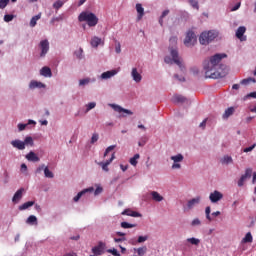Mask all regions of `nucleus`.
<instances>
[{"instance_id":"obj_1","label":"nucleus","mask_w":256,"mask_h":256,"mask_svg":"<svg viewBox=\"0 0 256 256\" xmlns=\"http://www.w3.org/2000/svg\"><path fill=\"white\" fill-rule=\"evenodd\" d=\"M225 57H227V54H215L209 59L204 60L203 69L207 79H221V77H225V74H221V71L226 67L221 64Z\"/></svg>"},{"instance_id":"obj_2","label":"nucleus","mask_w":256,"mask_h":256,"mask_svg":"<svg viewBox=\"0 0 256 256\" xmlns=\"http://www.w3.org/2000/svg\"><path fill=\"white\" fill-rule=\"evenodd\" d=\"M78 21L80 23H87L88 27H96L99 23V18L92 12L83 11L79 14Z\"/></svg>"},{"instance_id":"obj_3","label":"nucleus","mask_w":256,"mask_h":256,"mask_svg":"<svg viewBox=\"0 0 256 256\" xmlns=\"http://www.w3.org/2000/svg\"><path fill=\"white\" fill-rule=\"evenodd\" d=\"M170 55L172 58L170 56H166L164 58L165 63H167L168 65H173V63H175L176 65H178L181 71H185V66H183V63L179 58V52L177 51V49L170 48Z\"/></svg>"},{"instance_id":"obj_4","label":"nucleus","mask_w":256,"mask_h":256,"mask_svg":"<svg viewBox=\"0 0 256 256\" xmlns=\"http://www.w3.org/2000/svg\"><path fill=\"white\" fill-rule=\"evenodd\" d=\"M219 34L215 30H210L208 32H202L199 37L201 45H209L211 41L217 39Z\"/></svg>"},{"instance_id":"obj_5","label":"nucleus","mask_w":256,"mask_h":256,"mask_svg":"<svg viewBox=\"0 0 256 256\" xmlns=\"http://www.w3.org/2000/svg\"><path fill=\"white\" fill-rule=\"evenodd\" d=\"M197 43V35H195V32L193 30H189L186 33V37L184 39V45L185 47H193Z\"/></svg>"},{"instance_id":"obj_6","label":"nucleus","mask_w":256,"mask_h":256,"mask_svg":"<svg viewBox=\"0 0 256 256\" xmlns=\"http://www.w3.org/2000/svg\"><path fill=\"white\" fill-rule=\"evenodd\" d=\"M252 175H253V170L251 168H247L245 170V173L238 180V187H243L245 185V181H247V179H251Z\"/></svg>"},{"instance_id":"obj_7","label":"nucleus","mask_w":256,"mask_h":256,"mask_svg":"<svg viewBox=\"0 0 256 256\" xmlns=\"http://www.w3.org/2000/svg\"><path fill=\"white\" fill-rule=\"evenodd\" d=\"M107 245L104 243V242H98V245L97 246H94L92 248V253L96 256H100V255H103V253H105V247Z\"/></svg>"},{"instance_id":"obj_8","label":"nucleus","mask_w":256,"mask_h":256,"mask_svg":"<svg viewBox=\"0 0 256 256\" xmlns=\"http://www.w3.org/2000/svg\"><path fill=\"white\" fill-rule=\"evenodd\" d=\"M171 161L174 162V164L172 165V169H181V163L184 159V157L182 156V154H177L176 156H171L170 157Z\"/></svg>"},{"instance_id":"obj_9","label":"nucleus","mask_w":256,"mask_h":256,"mask_svg":"<svg viewBox=\"0 0 256 256\" xmlns=\"http://www.w3.org/2000/svg\"><path fill=\"white\" fill-rule=\"evenodd\" d=\"M39 47L41 49L40 57H45L49 53V40L40 41Z\"/></svg>"},{"instance_id":"obj_10","label":"nucleus","mask_w":256,"mask_h":256,"mask_svg":"<svg viewBox=\"0 0 256 256\" xmlns=\"http://www.w3.org/2000/svg\"><path fill=\"white\" fill-rule=\"evenodd\" d=\"M209 199L211 201V203H217L219 201H221V199H223V194L217 190H215L214 192L210 193Z\"/></svg>"},{"instance_id":"obj_11","label":"nucleus","mask_w":256,"mask_h":256,"mask_svg":"<svg viewBox=\"0 0 256 256\" xmlns=\"http://www.w3.org/2000/svg\"><path fill=\"white\" fill-rule=\"evenodd\" d=\"M114 160H115V152L112 153V156L109 160H107L106 162H99L98 165L102 167L103 171H109V165H111V163H113Z\"/></svg>"},{"instance_id":"obj_12","label":"nucleus","mask_w":256,"mask_h":256,"mask_svg":"<svg viewBox=\"0 0 256 256\" xmlns=\"http://www.w3.org/2000/svg\"><path fill=\"white\" fill-rule=\"evenodd\" d=\"M111 107L117 113H125L126 115H133V112L131 110L125 109L117 104H111Z\"/></svg>"},{"instance_id":"obj_13","label":"nucleus","mask_w":256,"mask_h":256,"mask_svg":"<svg viewBox=\"0 0 256 256\" xmlns=\"http://www.w3.org/2000/svg\"><path fill=\"white\" fill-rule=\"evenodd\" d=\"M199 203H201V197L197 196L196 198H193L191 200L188 201L187 203V209L191 210L193 209L195 206L199 205Z\"/></svg>"},{"instance_id":"obj_14","label":"nucleus","mask_w":256,"mask_h":256,"mask_svg":"<svg viewBox=\"0 0 256 256\" xmlns=\"http://www.w3.org/2000/svg\"><path fill=\"white\" fill-rule=\"evenodd\" d=\"M23 193H25V188H20L14 194L12 201L18 203L20 199H23Z\"/></svg>"},{"instance_id":"obj_15","label":"nucleus","mask_w":256,"mask_h":256,"mask_svg":"<svg viewBox=\"0 0 256 256\" xmlns=\"http://www.w3.org/2000/svg\"><path fill=\"white\" fill-rule=\"evenodd\" d=\"M136 11L138 13L137 21H141L143 19V16L145 15V8H143V5L137 3L136 4Z\"/></svg>"},{"instance_id":"obj_16","label":"nucleus","mask_w":256,"mask_h":256,"mask_svg":"<svg viewBox=\"0 0 256 256\" xmlns=\"http://www.w3.org/2000/svg\"><path fill=\"white\" fill-rule=\"evenodd\" d=\"M131 75L133 81H135L136 83H141V79H143V76H141L139 71H137V68L132 69Z\"/></svg>"},{"instance_id":"obj_17","label":"nucleus","mask_w":256,"mask_h":256,"mask_svg":"<svg viewBox=\"0 0 256 256\" xmlns=\"http://www.w3.org/2000/svg\"><path fill=\"white\" fill-rule=\"evenodd\" d=\"M11 145L15 149H19V151H23L25 149V143L21 140H13Z\"/></svg>"},{"instance_id":"obj_18","label":"nucleus","mask_w":256,"mask_h":256,"mask_svg":"<svg viewBox=\"0 0 256 256\" xmlns=\"http://www.w3.org/2000/svg\"><path fill=\"white\" fill-rule=\"evenodd\" d=\"M92 191H94L93 187L82 190L73 198V201H75V203H77V201H79V199H81V197H83V195H85V193H92Z\"/></svg>"},{"instance_id":"obj_19","label":"nucleus","mask_w":256,"mask_h":256,"mask_svg":"<svg viewBox=\"0 0 256 256\" xmlns=\"http://www.w3.org/2000/svg\"><path fill=\"white\" fill-rule=\"evenodd\" d=\"M121 215H127L128 217H142L141 213L133 211L131 209H125Z\"/></svg>"},{"instance_id":"obj_20","label":"nucleus","mask_w":256,"mask_h":256,"mask_svg":"<svg viewBox=\"0 0 256 256\" xmlns=\"http://www.w3.org/2000/svg\"><path fill=\"white\" fill-rule=\"evenodd\" d=\"M26 159H27V161H32V163H37L40 161L39 156H37V154H35V152H33V151H30L26 155Z\"/></svg>"},{"instance_id":"obj_21","label":"nucleus","mask_w":256,"mask_h":256,"mask_svg":"<svg viewBox=\"0 0 256 256\" xmlns=\"http://www.w3.org/2000/svg\"><path fill=\"white\" fill-rule=\"evenodd\" d=\"M245 31H247V28H245V26H240L236 31L237 39H240V41H245V38H243V35H245Z\"/></svg>"},{"instance_id":"obj_22","label":"nucleus","mask_w":256,"mask_h":256,"mask_svg":"<svg viewBox=\"0 0 256 256\" xmlns=\"http://www.w3.org/2000/svg\"><path fill=\"white\" fill-rule=\"evenodd\" d=\"M40 75H42V77H53L51 68H49L47 66L42 67V69L40 70Z\"/></svg>"},{"instance_id":"obj_23","label":"nucleus","mask_w":256,"mask_h":256,"mask_svg":"<svg viewBox=\"0 0 256 256\" xmlns=\"http://www.w3.org/2000/svg\"><path fill=\"white\" fill-rule=\"evenodd\" d=\"M150 195L152 197V201H156V203H161V201L164 199L163 196L157 191H152Z\"/></svg>"},{"instance_id":"obj_24","label":"nucleus","mask_w":256,"mask_h":256,"mask_svg":"<svg viewBox=\"0 0 256 256\" xmlns=\"http://www.w3.org/2000/svg\"><path fill=\"white\" fill-rule=\"evenodd\" d=\"M115 75H117V70L106 71L101 74V79H111V77H115Z\"/></svg>"},{"instance_id":"obj_25","label":"nucleus","mask_w":256,"mask_h":256,"mask_svg":"<svg viewBox=\"0 0 256 256\" xmlns=\"http://www.w3.org/2000/svg\"><path fill=\"white\" fill-rule=\"evenodd\" d=\"M30 89H43L45 84L37 81H31L29 84Z\"/></svg>"},{"instance_id":"obj_26","label":"nucleus","mask_w":256,"mask_h":256,"mask_svg":"<svg viewBox=\"0 0 256 256\" xmlns=\"http://www.w3.org/2000/svg\"><path fill=\"white\" fill-rule=\"evenodd\" d=\"M172 101L174 103H185V101H187V98H185V96L183 95L176 94L173 96Z\"/></svg>"},{"instance_id":"obj_27","label":"nucleus","mask_w":256,"mask_h":256,"mask_svg":"<svg viewBox=\"0 0 256 256\" xmlns=\"http://www.w3.org/2000/svg\"><path fill=\"white\" fill-rule=\"evenodd\" d=\"M234 113H235V108L229 107L228 109L225 110L222 117L223 119H229V117H231V115H233Z\"/></svg>"},{"instance_id":"obj_28","label":"nucleus","mask_w":256,"mask_h":256,"mask_svg":"<svg viewBox=\"0 0 256 256\" xmlns=\"http://www.w3.org/2000/svg\"><path fill=\"white\" fill-rule=\"evenodd\" d=\"M35 205V201H28L19 206V211H25V209H29V207H33Z\"/></svg>"},{"instance_id":"obj_29","label":"nucleus","mask_w":256,"mask_h":256,"mask_svg":"<svg viewBox=\"0 0 256 256\" xmlns=\"http://www.w3.org/2000/svg\"><path fill=\"white\" fill-rule=\"evenodd\" d=\"M241 243H253V235L251 232L246 233L245 237L241 240Z\"/></svg>"},{"instance_id":"obj_30","label":"nucleus","mask_w":256,"mask_h":256,"mask_svg":"<svg viewBox=\"0 0 256 256\" xmlns=\"http://www.w3.org/2000/svg\"><path fill=\"white\" fill-rule=\"evenodd\" d=\"M27 225H37V216L30 215L26 220Z\"/></svg>"},{"instance_id":"obj_31","label":"nucleus","mask_w":256,"mask_h":256,"mask_svg":"<svg viewBox=\"0 0 256 256\" xmlns=\"http://www.w3.org/2000/svg\"><path fill=\"white\" fill-rule=\"evenodd\" d=\"M39 19H41V13H39L38 15H35L31 18L30 27H35L37 25V21H39Z\"/></svg>"},{"instance_id":"obj_32","label":"nucleus","mask_w":256,"mask_h":256,"mask_svg":"<svg viewBox=\"0 0 256 256\" xmlns=\"http://www.w3.org/2000/svg\"><path fill=\"white\" fill-rule=\"evenodd\" d=\"M91 46L92 47H99V45H101V38L97 37V36H94L92 39H91Z\"/></svg>"},{"instance_id":"obj_33","label":"nucleus","mask_w":256,"mask_h":256,"mask_svg":"<svg viewBox=\"0 0 256 256\" xmlns=\"http://www.w3.org/2000/svg\"><path fill=\"white\" fill-rule=\"evenodd\" d=\"M221 163L222 165H229V163H233V158L229 155H225L222 159H221Z\"/></svg>"},{"instance_id":"obj_34","label":"nucleus","mask_w":256,"mask_h":256,"mask_svg":"<svg viewBox=\"0 0 256 256\" xmlns=\"http://www.w3.org/2000/svg\"><path fill=\"white\" fill-rule=\"evenodd\" d=\"M23 143H24V147H25L26 145H30V147H33V146L35 145V142H33V137H31V136H27V137L24 139Z\"/></svg>"},{"instance_id":"obj_35","label":"nucleus","mask_w":256,"mask_h":256,"mask_svg":"<svg viewBox=\"0 0 256 256\" xmlns=\"http://www.w3.org/2000/svg\"><path fill=\"white\" fill-rule=\"evenodd\" d=\"M44 176L47 179H53L55 177V175L51 172V170H49V167L47 166L44 168Z\"/></svg>"},{"instance_id":"obj_36","label":"nucleus","mask_w":256,"mask_h":256,"mask_svg":"<svg viewBox=\"0 0 256 256\" xmlns=\"http://www.w3.org/2000/svg\"><path fill=\"white\" fill-rule=\"evenodd\" d=\"M122 229H133V227H137V224H130L129 222H121Z\"/></svg>"},{"instance_id":"obj_37","label":"nucleus","mask_w":256,"mask_h":256,"mask_svg":"<svg viewBox=\"0 0 256 256\" xmlns=\"http://www.w3.org/2000/svg\"><path fill=\"white\" fill-rule=\"evenodd\" d=\"M141 156L139 154H135L132 158H130L129 163L133 165V167H137V160L140 158Z\"/></svg>"},{"instance_id":"obj_38","label":"nucleus","mask_w":256,"mask_h":256,"mask_svg":"<svg viewBox=\"0 0 256 256\" xmlns=\"http://www.w3.org/2000/svg\"><path fill=\"white\" fill-rule=\"evenodd\" d=\"M170 43V47L169 49H174L173 47H177V37L176 36H172L169 40Z\"/></svg>"},{"instance_id":"obj_39","label":"nucleus","mask_w":256,"mask_h":256,"mask_svg":"<svg viewBox=\"0 0 256 256\" xmlns=\"http://www.w3.org/2000/svg\"><path fill=\"white\" fill-rule=\"evenodd\" d=\"M167 15H169V10H164L159 18V25H161V27H163V19H165Z\"/></svg>"},{"instance_id":"obj_40","label":"nucleus","mask_w":256,"mask_h":256,"mask_svg":"<svg viewBox=\"0 0 256 256\" xmlns=\"http://www.w3.org/2000/svg\"><path fill=\"white\" fill-rule=\"evenodd\" d=\"M187 242L190 243L191 245H199V243H201V240H199V238H188Z\"/></svg>"},{"instance_id":"obj_41","label":"nucleus","mask_w":256,"mask_h":256,"mask_svg":"<svg viewBox=\"0 0 256 256\" xmlns=\"http://www.w3.org/2000/svg\"><path fill=\"white\" fill-rule=\"evenodd\" d=\"M241 85H249V83H256L255 78H246L241 80Z\"/></svg>"},{"instance_id":"obj_42","label":"nucleus","mask_w":256,"mask_h":256,"mask_svg":"<svg viewBox=\"0 0 256 256\" xmlns=\"http://www.w3.org/2000/svg\"><path fill=\"white\" fill-rule=\"evenodd\" d=\"M64 2L61 0H58L56 2H54L53 4V8L56 9V11H59V9H61V7H63Z\"/></svg>"},{"instance_id":"obj_43","label":"nucleus","mask_w":256,"mask_h":256,"mask_svg":"<svg viewBox=\"0 0 256 256\" xmlns=\"http://www.w3.org/2000/svg\"><path fill=\"white\" fill-rule=\"evenodd\" d=\"M205 213H206V219L210 222L213 221V218H211V206L206 207Z\"/></svg>"},{"instance_id":"obj_44","label":"nucleus","mask_w":256,"mask_h":256,"mask_svg":"<svg viewBox=\"0 0 256 256\" xmlns=\"http://www.w3.org/2000/svg\"><path fill=\"white\" fill-rule=\"evenodd\" d=\"M136 251L139 256H143L145 255V253H147V247L146 246L140 247Z\"/></svg>"},{"instance_id":"obj_45","label":"nucleus","mask_w":256,"mask_h":256,"mask_svg":"<svg viewBox=\"0 0 256 256\" xmlns=\"http://www.w3.org/2000/svg\"><path fill=\"white\" fill-rule=\"evenodd\" d=\"M15 19V15L12 14H6L4 15V21L5 23H10V21H13Z\"/></svg>"},{"instance_id":"obj_46","label":"nucleus","mask_w":256,"mask_h":256,"mask_svg":"<svg viewBox=\"0 0 256 256\" xmlns=\"http://www.w3.org/2000/svg\"><path fill=\"white\" fill-rule=\"evenodd\" d=\"M189 3L193 9L199 10V2H197V0H189Z\"/></svg>"},{"instance_id":"obj_47","label":"nucleus","mask_w":256,"mask_h":256,"mask_svg":"<svg viewBox=\"0 0 256 256\" xmlns=\"http://www.w3.org/2000/svg\"><path fill=\"white\" fill-rule=\"evenodd\" d=\"M115 147H117L116 145H111L108 148H106L105 152H104V157H107V155H109V153H111V151H113V149H115Z\"/></svg>"},{"instance_id":"obj_48","label":"nucleus","mask_w":256,"mask_h":256,"mask_svg":"<svg viewBox=\"0 0 256 256\" xmlns=\"http://www.w3.org/2000/svg\"><path fill=\"white\" fill-rule=\"evenodd\" d=\"M107 253H111V255L113 256H121V254L119 253V251H117V249L113 248V249H108Z\"/></svg>"},{"instance_id":"obj_49","label":"nucleus","mask_w":256,"mask_h":256,"mask_svg":"<svg viewBox=\"0 0 256 256\" xmlns=\"http://www.w3.org/2000/svg\"><path fill=\"white\" fill-rule=\"evenodd\" d=\"M9 5V0H0V9H5Z\"/></svg>"},{"instance_id":"obj_50","label":"nucleus","mask_w":256,"mask_h":256,"mask_svg":"<svg viewBox=\"0 0 256 256\" xmlns=\"http://www.w3.org/2000/svg\"><path fill=\"white\" fill-rule=\"evenodd\" d=\"M74 55H76L77 59H81L83 57V48L77 50Z\"/></svg>"},{"instance_id":"obj_51","label":"nucleus","mask_w":256,"mask_h":256,"mask_svg":"<svg viewBox=\"0 0 256 256\" xmlns=\"http://www.w3.org/2000/svg\"><path fill=\"white\" fill-rule=\"evenodd\" d=\"M90 81H91V80H90L89 78L81 79V80L79 81V85H80V86L89 85V82H90Z\"/></svg>"},{"instance_id":"obj_52","label":"nucleus","mask_w":256,"mask_h":256,"mask_svg":"<svg viewBox=\"0 0 256 256\" xmlns=\"http://www.w3.org/2000/svg\"><path fill=\"white\" fill-rule=\"evenodd\" d=\"M97 106V104L95 102H90L87 104V109L86 111H91V109H95V107Z\"/></svg>"},{"instance_id":"obj_53","label":"nucleus","mask_w":256,"mask_h":256,"mask_svg":"<svg viewBox=\"0 0 256 256\" xmlns=\"http://www.w3.org/2000/svg\"><path fill=\"white\" fill-rule=\"evenodd\" d=\"M192 227H197L199 225H201V220H199V218H195L192 222H191Z\"/></svg>"},{"instance_id":"obj_54","label":"nucleus","mask_w":256,"mask_h":256,"mask_svg":"<svg viewBox=\"0 0 256 256\" xmlns=\"http://www.w3.org/2000/svg\"><path fill=\"white\" fill-rule=\"evenodd\" d=\"M99 141V134L94 133L91 138V143H97Z\"/></svg>"},{"instance_id":"obj_55","label":"nucleus","mask_w":256,"mask_h":256,"mask_svg":"<svg viewBox=\"0 0 256 256\" xmlns=\"http://www.w3.org/2000/svg\"><path fill=\"white\" fill-rule=\"evenodd\" d=\"M147 239H149V236H139L137 243H145V241H147Z\"/></svg>"},{"instance_id":"obj_56","label":"nucleus","mask_w":256,"mask_h":256,"mask_svg":"<svg viewBox=\"0 0 256 256\" xmlns=\"http://www.w3.org/2000/svg\"><path fill=\"white\" fill-rule=\"evenodd\" d=\"M45 167H47V166H45V164L40 165V166L36 169V171H35L36 175H39V173H41V171H45Z\"/></svg>"},{"instance_id":"obj_57","label":"nucleus","mask_w":256,"mask_h":256,"mask_svg":"<svg viewBox=\"0 0 256 256\" xmlns=\"http://www.w3.org/2000/svg\"><path fill=\"white\" fill-rule=\"evenodd\" d=\"M256 147V144L254 143L252 146H249L247 148H244V153H250V151H253V149Z\"/></svg>"},{"instance_id":"obj_58","label":"nucleus","mask_w":256,"mask_h":256,"mask_svg":"<svg viewBox=\"0 0 256 256\" xmlns=\"http://www.w3.org/2000/svg\"><path fill=\"white\" fill-rule=\"evenodd\" d=\"M249 97H252L253 99H256V92H252V93H249L248 95H246L244 97V101H245V99H249Z\"/></svg>"},{"instance_id":"obj_59","label":"nucleus","mask_w":256,"mask_h":256,"mask_svg":"<svg viewBox=\"0 0 256 256\" xmlns=\"http://www.w3.org/2000/svg\"><path fill=\"white\" fill-rule=\"evenodd\" d=\"M28 124H18V130L19 131H25Z\"/></svg>"},{"instance_id":"obj_60","label":"nucleus","mask_w":256,"mask_h":256,"mask_svg":"<svg viewBox=\"0 0 256 256\" xmlns=\"http://www.w3.org/2000/svg\"><path fill=\"white\" fill-rule=\"evenodd\" d=\"M100 193H103V188L101 186H98L94 192L95 195H100Z\"/></svg>"},{"instance_id":"obj_61","label":"nucleus","mask_w":256,"mask_h":256,"mask_svg":"<svg viewBox=\"0 0 256 256\" xmlns=\"http://www.w3.org/2000/svg\"><path fill=\"white\" fill-rule=\"evenodd\" d=\"M241 7V2H238L234 7L230 9V11H237Z\"/></svg>"},{"instance_id":"obj_62","label":"nucleus","mask_w":256,"mask_h":256,"mask_svg":"<svg viewBox=\"0 0 256 256\" xmlns=\"http://www.w3.org/2000/svg\"><path fill=\"white\" fill-rule=\"evenodd\" d=\"M206 125H207V119H204V120L200 123L199 127H201L202 129H204V127H206Z\"/></svg>"},{"instance_id":"obj_63","label":"nucleus","mask_w":256,"mask_h":256,"mask_svg":"<svg viewBox=\"0 0 256 256\" xmlns=\"http://www.w3.org/2000/svg\"><path fill=\"white\" fill-rule=\"evenodd\" d=\"M116 53H121V44L118 43L115 48Z\"/></svg>"},{"instance_id":"obj_64","label":"nucleus","mask_w":256,"mask_h":256,"mask_svg":"<svg viewBox=\"0 0 256 256\" xmlns=\"http://www.w3.org/2000/svg\"><path fill=\"white\" fill-rule=\"evenodd\" d=\"M63 256H78V255L75 252H68V253L64 254Z\"/></svg>"}]
</instances>
